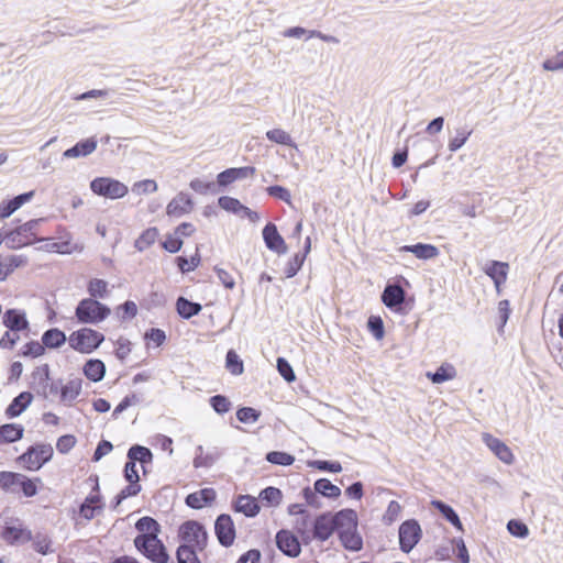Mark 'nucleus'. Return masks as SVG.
Here are the masks:
<instances>
[{"mask_svg":"<svg viewBox=\"0 0 563 563\" xmlns=\"http://www.w3.org/2000/svg\"><path fill=\"white\" fill-rule=\"evenodd\" d=\"M44 219H32L13 230L4 231L5 246L10 250H18L35 242L37 239L36 229Z\"/></svg>","mask_w":563,"mask_h":563,"instance_id":"obj_1","label":"nucleus"},{"mask_svg":"<svg viewBox=\"0 0 563 563\" xmlns=\"http://www.w3.org/2000/svg\"><path fill=\"white\" fill-rule=\"evenodd\" d=\"M111 313V309L97 299L84 298L76 309L75 317L79 323L98 324L104 321Z\"/></svg>","mask_w":563,"mask_h":563,"instance_id":"obj_2","label":"nucleus"},{"mask_svg":"<svg viewBox=\"0 0 563 563\" xmlns=\"http://www.w3.org/2000/svg\"><path fill=\"white\" fill-rule=\"evenodd\" d=\"M103 341V333L91 328L76 330L68 338L69 346L81 354L92 353Z\"/></svg>","mask_w":563,"mask_h":563,"instance_id":"obj_3","label":"nucleus"},{"mask_svg":"<svg viewBox=\"0 0 563 563\" xmlns=\"http://www.w3.org/2000/svg\"><path fill=\"white\" fill-rule=\"evenodd\" d=\"M54 450L48 443H36L19 456V462L29 471H38L53 457Z\"/></svg>","mask_w":563,"mask_h":563,"instance_id":"obj_4","label":"nucleus"},{"mask_svg":"<svg viewBox=\"0 0 563 563\" xmlns=\"http://www.w3.org/2000/svg\"><path fill=\"white\" fill-rule=\"evenodd\" d=\"M89 187L95 195L112 200L123 198L129 192L125 184L112 177H96Z\"/></svg>","mask_w":563,"mask_h":563,"instance_id":"obj_5","label":"nucleus"},{"mask_svg":"<svg viewBox=\"0 0 563 563\" xmlns=\"http://www.w3.org/2000/svg\"><path fill=\"white\" fill-rule=\"evenodd\" d=\"M179 537L185 544H190L202 551L208 543V533L205 526L196 520H187L179 527Z\"/></svg>","mask_w":563,"mask_h":563,"instance_id":"obj_6","label":"nucleus"},{"mask_svg":"<svg viewBox=\"0 0 563 563\" xmlns=\"http://www.w3.org/2000/svg\"><path fill=\"white\" fill-rule=\"evenodd\" d=\"M399 548L404 553H409L422 538V529L418 520L407 519L398 529Z\"/></svg>","mask_w":563,"mask_h":563,"instance_id":"obj_7","label":"nucleus"},{"mask_svg":"<svg viewBox=\"0 0 563 563\" xmlns=\"http://www.w3.org/2000/svg\"><path fill=\"white\" fill-rule=\"evenodd\" d=\"M214 533L222 547L229 548L234 543L236 532L230 515L221 514L217 517L214 521Z\"/></svg>","mask_w":563,"mask_h":563,"instance_id":"obj_8","label":"nucleus"},{"mask_svg":"<svg viewBox=\"0 0 563 563\" xmlns=\"http://www.w3.org/2000/svg\"><path fill=\"white\" fill-rule=\"evenodd\" d=\"M135 529L140 532L134 539V545L144 547L151 539L158 538L161 526L154 518L144 516L135 522Z\"/></svg>","mask_w":563,"mask_h":563,"instance_id":"obj_9","label":"nucleus"},{"mask_svg":"<svg viewBox=\"0 0 563 563\" xmlns=\"http://www.w3.org/2000/svg\"><path fill=\"white\" fill-rule=\"evenodd\" d=\"M275 542L277 549L289 558H297L301 553V544L290 530L282 529L277 531Z\"/></svg>","mask_w":563,"mask_h":563,"instance_id":"obj_10","label":"nucleus"},{"mask_svg":"<svg viewBox=\"0 0 563 563\" xmlns=\"http://www.w3.org/2000/svg\"><path fill=\"white\" fill-rule=\"evenodd\" d=\"M146 559L154 563H167L169 555L166 547L159 538L151 539L144 547L134 545Z\"/></svg>","mask_w":563,"mask_h":563,"instance_id":"obj_11","label":"nucleus"},{"mask_svg":"<svg viewBox=\"0 0 563 563\" xmlns=\"http://www.w3.org/2000/svg\"><path fill=\"white\" fill-rule=\"evenodd\" d=\"M263 240L266 247L275 252L278 255H283L287 253V245L285 243L284 238L279 234L278 229L275 223L268 222L263 231Z\"/></svg>","mask_w":563,"mask_h":563,"instance_id":"obj_12","label":"nucleus"},{"mask_svg":"<svg viewBox=\"0 0 563 563\" xmlns=\"http://www.w3.org/2000/svg\"><path fill=\"white\" fill-rule=\"evenodd\" d=\"M380 299L388 309L398 312L405 302L406 291L398 284H387Z\"/></svg>","mask_w":563,"mask_h":563,"instance_id":"obj_13","label":"nucleus"},{"mask_svg":"<svg viewBox=\"0 0 563 563\" xmlns=\"http://www.w3.org/2000/svg\"><path fill=\"white\" fill-rule=\"evenodd\" d=\"M2 323L11 332L18 333L30 329V322L26 312L22 309H7L2 317Z\"/></svg>","mask_w":563,"mask_h":563,"instance_id":"obj_14","label":"nucleus"},{"mask_svg":"<svg viewBox=\"0 0 563 563\" xmlns=\"http://www.w3.org/2000/svg\"><path fill=\"white\" fill-rule=\"evenodd\" d=\"M334 531L331 512H323L316 517L312 526V534L316 540L324 542Z\"/></svg>","mask_w":563,"mask_h":563,"instance_id":"obj_15","label":"nucleus"},{"mask_svg":"<svg viewBox=\"0 0 563 563\" xmlns=\"http://www.w3.org/2000/svg\"><path fill=\"white\" fill-rule=\"evenodd\" d=\"M255 172L256 168L253 166L227 168L218 174L217 183L219 187H227L234 183L235 180L243 179L246 178L247 176L253 175Z\"/></svg>","mask_w":563,"mask_h":563,"instance_id":"obj_16","label":"nucleus"},{"mask_svg":"<svg viewBox=\"0 0 563 563\" xmlns=\"http://www.w3.org/2000/svg\"><path fill=\"white\" fill-rule=\"evenodd\" d=\"M194 208V201L189 195L179 192L167 205L166 212L169 217L179 218L189 213Z\"/></svg>","mask_w":563,"mask_h":563,"instance_id":"obj_17","label":"nucleus"},{"mask_svg":"<svg viewBox=\"0 0 563 563\" xmlns=\"http://www.w3.org/2000/svg\"><path fill=\"white\" fill-rule=\"evenodd\" d=\"M217 497L213 488H202L200 490L188 494L185 498V504L191 509H201L207 505H211Z\"/></svg>","mask_w":563,"mask_h":563,"instance_id":"obj_18","label":"nucleus"},{"mask_svg":"<svg viewBox=\"0 0 563 563\" xmlns=\"http://www.w3.org/2000/svg\"><path fill=\"white\" fill-rule=\"evenodd\" d=\"M232 509L241 512L247 518H254L258 515L261 507L255 497L251 495H239L232 503Z\"/></svg>","mask_w":563,"mask_h":563,"instance_id":"obj_19","label":"nucleus"},{"mask_svg":"<svg viewBox=\"0 0 563 563\" xmlns=\"http://www.w3.org/2000/svg\"><path fill=\"white\" fill-rule=\"evenodd\" d=\"M331 518L338 533L345 529H357V514L354 509H341L334 515L331 514Z\"/></svg>","mask_w":563,"mask_h":563,"instance_id":"obj_20","label":"nucleus"},{"mask_svg":"<svg viewBox=\"0 0 563 563\" xmlns=\"http://www.w3.org/2000/svg\"><path fill=\"white\" fill-rule=\"evenodd\" d=\"M483 440L500 461L506 464L512 463L514 454L503 441L488 433L483 434Z\"/></svg>","mask_w":563,"mask_h":563,"instance_id":"obj_21","label":"nucleus"},{"mask_svg":"<svg viewBox=\"0 0 563 563\" xmlns=\"http://www.w3.org/2000/svg\"><path fill=\"white\" fill-rule=\"evenodd\" d=\"M34 197V191L20 194L0 203V219H7Z\"/></svg>","mask_w":563,"mask_h":563,"instance_id":"obj_22","label":"nucleus"},{"mask_svg":"<svg viewBox=\"0 0 563 563\" xmlns=\"http://www.w3.org/2000/svg\"><path fill=\"white\" fill-rule=\"evenodd\" d=\"M103 507L101 494H89L79 506V515L86 520H92Z\"/></svg>","mask_w":563,"mask_h":563,"instance_id":"obj_23","label":"nucleus"},{"mask_svg":"<svg viewBox=\"0 0 563 563\" xmlns=\"http://www.w3.org/2000/svg\"><path fill=\"white\" fill-rule=\"evenodd\" d=\"M399 252L412 253L417 258L423 261L435 258L440 254L439 249L437 246L427 243L402 245L399 249Z\"/></svg>","mask_w":563,"mask_h":563,"instance_id":"obj_24","label":"nucleus"},{"mask_svg":"<svg viewBox=\"0 0 563 563\" xmlns=\"http://www.w3.org/2000/svg\"><path fill=\"white\" fill-rule=\"evenodd\" d=\"M2 539L8 544H16L19 542H29L33 539L31 530L22 527L5 526L1 532Z\"/></svg>","mask_w":563,"mask_h":563,"instance_id":"obj_25","label":"nucleus"},{"mask_svg":"<svg viewBox=\"0 0 563 563\" xmlns=\"http://www.w3.org/2000/svg\"><path fill=\"white\" fill-rule=\"evenodd\" d=\"M33 395L30 391H22L12 399L5 409V416L10 419L16 418L31 405Z\"/></svg>","mask_w":563,"mask_h":563,"instance_id":"obj_26","label":"nucleus"},{"mask_svg":"<svg viewBox=\"0 0 563 563\" xmlns=\"http://www.w3.org/2000/svg\"><path fill=\"white\" fill-rule=\"evenodd\" d=\"M97 148V140L88 137L77 142L74 146L69 147L63 153L66 158L86 157Z\"/></svg>","mask_w":563,"mask_h":563,"instance_id":"obj_27","label":"nucleus"},{"mask_svg":"<svg viewBox=\"0 0 563 563\" xmlns=\"http://www.w3.org/2000/svg\"><path fill=\"white\" fill-rule=\"evenodd\" d=\"M106 364L99 358L88 360L82 367L84 375L93 383L101 382L106 376Z\"/></svg>","mask_w":563,"mask_h":563,"instance_id":"obj_28","label":"nucleus"},{"mask_svg":"<svg viewBox=\"0 0 563 563\" xmlns=\"http://www.w3.org/2000/svg\"><path fill=\"white\" fill-rule=\"evenodd\" d=\"M201 310L202 306L199 302L191 301L186 297L179 296L176 300V311L185 320L198 316Z\"/></svg>","mask_w":563,"mask_h":563,"instance_id":"obj_29","label":"nucleus"},{"mask_svg":"<svg viewBox=\"0 0 563 563\" xmlns=\"http://www.w3.org/2000/svg\"><path fill=\"white\" fill-rule=\"evenodd\" d=\"M24 428L19 423H4L0 426V444L14 443L23 438Z\"/></svg>","mask_w":563,"mask_h":563,"instance_id":"obj_30","label":"nucleus"},{"mask_svg":"<svg viewBox=\"0 0 563 563\" xmlns=\"http://www.w3.org/2000/svg\"><path fill=\"white\" fill-rule=\"evenodd\" d=\"M431 505L437 509L442 517L449 521L453 527H455L457 530L463 531V525L460 520V517L457 512L451 507L449 504L434 499L431 501Z\"/></svg>","mask_w":563,"mask_h":563,"instance_id":"obj_31","label":"nucleus"},{"mask_svg":"<svg viewBox=\"0 0 563 563\" xmlns=\"http://www.w3.org/2000/svg\"><path fill=\"white\" fill-rule=\"evenodd\" d=\"M508 264L499 261H492L485 268V273L489 276L495 286L499 287L507 279Z\"/></svg>","mask_w":563,"mask_h":563,"instance_id":"obj_32","label":"nucleus"},{"mask_svg":"<svg viewBox=\"0 0 563 563\" xmlns=\"http://www.w3.org/2000/svg\"><path fill=\"white\" fill-rule=\"evenodd\" d=\"M67 341L64 331L58 328H51L42 334V344L44 349H59Z\"/></svg>","mask_w":563,"mask_h":563,"instance_id":"obj_33","label":"nucleus"},{"mask_svg":"<svg viewBox=\"0 0 563 563\" xmlns=\"http://www.w3.org/2000/svg\"><path fill=\"white\" fill-rule=\"evenodd\" d=\"M338 534L342 545L346 550L356 552L362 549L363 540L356 529L341 530Z\"/></svg>","mask_w":563,"mask_h":563,"instance_id":"obj_34","label":"nucleus"},{"mask_svg":"<svg viewBox=\"0 0 563 563\" xmlns=\"http://www.w3.org/2000/svg\"><path fill=\"white\" fill-rule=\"evenodd\" d=\"M126 459L133 461L134 463L139 462L141 466H144V464H152L153 453L148 448L144 445L133 444L128 450Z\"/></svg>","mask_w":563,"mask_h":563,"instance_id":"obj_35","label":"nucleus"},{"mask_svg":"<svg viewBox=\"0 0 563 563\" xmlns=\"http://www.w3.org/2000/svg\"><path fill=\"white\" fill-rule=\"evenodd\" d=\"M34 377L38 375V385L45 390L47 387H49L51 394H57L58 390L60 391L62 379H58L56 382H52L48 384L49 380V366L47 364L42 365L41 367H37L36 371L33 373Z\"/></svg>","mask_w":563,"mask_h":563,"instance_id":"obj_36","label":"nucleus"},{"mask_svg":"<svg viewBox=\"0 0 563 563\" xmlns=\"http://www.w3.org/2000/svg\"><path fill=\"white\" fill-rule=\"evenodd\" d=\"M82 379L75 378L70 379L67 384L60 387V401H73L81 393Z\"/></svg>","mask_w":563,"mask_h":563,"instance_id":"obj_37","label":"nucleus"},{"mask_svg":"<svg viewBox=\"0 0 563 563\" xmlns=\"http://www.w3.org/2000/svg\"><path fill=\"white\" fill-rule=\"evenodd\" d=\"M316 492L319 495L330 498L336 499L341 496V489L336 485L332 484V482L328 478H319L314 482Z\"/></svg>","mask_w":563,"mask_h":563,"instance_id":"obj_38","label":"nucleus"},{"mask_svg":"<svg viewBox=\"0 0 563 563\" xmlns=\"http://www.w3.org/2000/svg\"><path fill=\"white\" fill-rule=\"evenodd\" d=\"M455 375H456V371L452 365L443 364L440 367H438L434 372H429L427 374V377L433 384H442L444 382L453 379L455 377Z\"/></svg>","mask_w":563,"mask_h":563,"instance_id":"obj_39","label":"nucleus"},{"mask_svg":"<svg viewBox=\"0 0 563 563\" xmlns=\"http://www.w3.org/2000/svg\"><path fill=\"white\" fill-rule=\"evenodd\" d=\"M175 262L183 274L195 271L201 263L199 249H196L195 254H192L189 260L185 256H177Z\"/></svg>","mask_w":563,"mask_h":563,"instance_id":"obj_40","label":"nucleus"},{"mask_svg":"<svg viewBox=\"0 0 563 563\" xmlns=\"http://www.w3.org/2000/svg\"><path fill=\"white\" fill-rule=\"evenodd\" d=\"M472 130L467 126H461L455 129V135L449 140L448 147L450 152L459 151L468 140L472 134Z\"/></svg>","mask_w":563,"mask_h":563,"instance_id":"obj_41","label":"nucleus"},{"mask_svg":"<svg viewBox=\"0 0 563 563\" xmlns=\"http://www.w3.org/2000/svg\"><path fill=\"white\" fill-rule=\"evenodd\" d=\"M258 497L266 506L276 507L282 503L283 493L277 487L268 486L261 490Z\"/></svg>","mask_w":563,"mask_h":563,"instance_id":"obj_42","label":"nucleus"},{"mask_svg":"<svg viewBox=\"0 0 563 563\" xmlns=\"http://www.w3.org/2000/svg\"><path fill=\"white\" fill-rule=\"evenodd\" d=\"M157 236V228H148L144 230L141 233V235L135 240L134 246L137 251L143 252L144 250H146L147 247L155 243Z\"/></svg>","mask_w":563,"mask_h":563,"instance_id":"obj_43","label":"nucleus"},{"mask_svg":"<svg viewBox=\"0 0 563 563\" xmlns=\"http://www.w3.org/2000/svg\"><path fill=\"white\" fill-rule=\"evenodd\" d=\"M87 290L88 294L90 295L89 298L92 299H104L109 295L108 283L104 279L100 278H92L88 284Z\"/></svg>","mask_w":563,"mask_h":563,"instance_id":"obj_44","label":"nucleus"},{"mask_svg":"<svg viewBox=\"0 0 563 563\" xmlns=\"http://www.w3.org/2000/svg\"><path fill=\"white\" fill-rule=\"evenodd\" d=\"M22 474L14 472H0V487L5 492H16Z\"/></svg>","mask_w":563,"mask_h":563,"instance_id":"obj_45","label":"nucleus"},{"mask_svg":"<svg viewBox=\"0 0 563 563\" xmlns=\"http://www.w3.org/2000/svg\"><path fill=\"white\" fill-rule=\"evenodd\" d=\"M178 563H201L197 556L196 548L190 544H180L176 551Z\"/></svg>","mask_w":563,"mask_h":563,"instance_id":"obj_46","label":"nucleus"},{"mask_svg":"<svg viewBox=\"0 0 563 563\" xmlns=\"http://www.w3.org/2000/svg\"><path fill=\"white\" fill-rule=\"evenodd\" d=\"M225 367L233 375H241L243 373V361L234 350H229L227 352Z\"/></svg>","mask_w":563,"mask_h":563,"instance_id":"obj_47","label":"nucleus"},{"mask_svg":"<svg viewBox=\"0 0 563 563\" xmlns=\"http://www.w3.org/2000/svg\"><path fill=\"white\" fill-rule=\"evenodd\" d=\"M220 456L221 453L218 449H213L212 451L205 453L202 456H195L192 465L195 468H209L220 459Z\"/></svg>","mask_w":563,"mask_h":563,"instance_id":"obj_48","label":"nucleus"},{"mask_svg":"<svg viewBox=\"0 0 563 563\" xmlns=\"http://www.w3.org/2000/svg\"><path fill=\"white\" fill-rule=\"evenodd\" d=\"M265 459L271 464L280 466H290L295 462L294 455L283 451H271Z\"/></svg>","mask_w":563,"mask_h":563,"instance_id":"obj_49","label":"nucleus"},{"mask_svg":"<svg viewBox=\"0 0 563 563\" xmlns=\"http://www.w3.org/2000/svg\"><path fill=\"white\" fill-rule=\"evenodd\" d=\"M189 187L200 195H208V194H217L218 192V183L214 181H205L200 178H195L190 181Z\"/></svg>","mask_w":563,"mask_h":563,"instance_id":"obj_50","label":"nucleus"},{"mask_svg":"<svg viewBox=\"0 0 563 563\" xmlns=\"http://www.w3.org/2000/svg\"><path fill=\"white\" fill-rule=\"evenodd\" d=\"M261 411L253 407H240L236 410V419L241 423L252 424L258 421L261 418Z\"/></svg>","mask_w":563,"mask_h":563,"instance_id":"obj_51","label":"nucleus"},{"mask_svg":"<svg viewBox=\"0 0 563 563\" xmlns=\"http://www.w3.org/2000/svg\"><path fill=\"white\" fill-rule=\"evenodd\" d=\"M31 541H33V547L36 552H38L43 555H46L49 552H52V550H51L52 540L46 533L36 532L33 536V539Z\"/></svg>","mask_w":563,"mask_h":563,"instance_id":"obj_52","label":"nucleus"},{"mask_svg":"<svg viewBox=\"0 0 563 563\" xmlns=\"http://www.w3.org/2000/svg\"><path fill=\"white\" fill-rule=\"evenodd\" d=\"M209 404L218 415H224L229 412L232 407V404L229 400V398L220 394L211 396L209 399Z\"/></svg>","mask_w":563,"mask_h":563,"instance_id":"obj_53","label":"nucleus"},{"mask_svg":"<svg viewBox=\"0 0 563 563\" xmlns=\"http://www.w3.org/2000/svg\"><path fill=\"white\" fill-rule=\"evenodd\" d=\"M266 137L274 143L286 145V146H296L291 136L282 129H273L266 132Z\"/></svg>","mask_w":563,"mask_h":563,"instance_id":"obj_54","label":"nucleus"},{"mask_svg":"<svg viewBox=\"0 0 563 563\" xmlns=\"http://www.w3.org/2000/svg\"><path fill=\"white\" fill-rule=\"evenodd\" d=\"M218 205L223 210L231 212L233 214H241V210L243 209V205L236 198L230 196H221L218 199Z\"/></svg>","mask_w":563,"mask_h":563,"instance_id":"obj_55","label":"nucleus"},{"mask_svg":"<svg viewBox=\"0 0 563 563\" xmlns=\"http://www.w3.org/2000/svg\"><path fill=\"white\" fill-rule=\"evenodd\" d=\"M303 263H305V254L296 253L286 264V267L284 271L286 278L295 277L298 274V272L301 269Z\"/></svg>","mask_w":563,"mask_h":563,"instance_id":"obj_56","label":"nucleus"},{"mask_svg":"<svg viewBox=\"0 0 563 563\" xmlns=\"http://www.w3.org/2000/svg\"><path fill=\"white\" fill-rule=\"evenodd\" d=\"M41 483L40 478H29L22 474L18 487L25 497H33L37 494V484Z\"/></svg>","mask_w":563,"mask_h":563,"instance_id":"obj_57","label":"nucleus"},{"mask_svg":"<svg viewBox=\"0 0 563 563\" xmlns=\"http://www.w3.org/2000/svg\"><path fill=\"white\" fill-rule=\"evenodd\" d=\"M507 530L516 538L525 539L529 536L528 526L518 519H510L507 523Z\"/></svg>","mask_w":563,"mask_h":563,"instance_id":"obj_58","label":"nucleus"},{"mask_svg":"<svg viewBox=\"0 0 563 563\" xmlns=\"http://www.w3.org/2000/svg\"><path fill=\"white\" fill-rule=\"evenodd\" d=\"M310 465L321 472L340 473L342 471V465L338 461L314 460Z\"/></svg>","mask_w":563,"mask_h":563,"instance_id":"obj_59","label":"nucleus"},{"mask_svg":"<svg viewBox=\"0 0 563 563\" xmlns=\"http://www.w3.org/2000/svg\"><path fill=\"white\" fill-rule=\"evenodd\" d=\"M277 371L280 376L287 382L292 383L296 379L292 366L285 357H278L276 364Z\"/></svg>","mask_w":563,"mask_h":563,"instance_id":"obj_60","label":"nucleus"},{"mask_svg":"<svg viewBox=\"0 0 563 563\" xmlns=\"http://www.w3.org/2000/svg\"><path fill=\"white\" fill-rule=\"evenodd\" d=\"M117 310L122 321L131 320L137 314V306L132 300L124 301Z\"/></svg>","mask_w":563,"mask_h":563,"instance_id":"obj_61","label":"nucleus"},{"mask_svg":"<svg viewBox=\"0 0 563 563\" xmlns=\"http://www.w3.org/2000/svg\"><path fill=\"white\" fill-rule=\"evenodd\" d=\"M367 328L376 340L383 339L385 330L384 322L379 316H371L367 319Z\"/></svg>","mask_w":563,"mask_h":563,"instance_id":"obj_62","label":"nucleus"},{"mask_svg":"<svg viewBox=\"0 0 563 563\" xmlns=\"http://www.w3.org/2000/svg\"><path fill=\"white\" fill-rule=\"evenodd\" d=\"M44 353L45 349L43 344L37 341L27 342L21 351V355L24 357H38L42 356Z\"/></svg>","mask_w":563,"mask_h":563,"instance_id":"obj_63","label":"nucleus"},{"mask_svg":"<svg viewBox=\"0 0 563 563\" xmlns=\"http://www.w3.org/2000/svg\"><path fill=\"white\" fill-rule=\"evenodd\" d=\"M542 67L548 71L563 70V51L550 58H547L543 62Z\"/></svg>","mask_w":563,"mask_h":563,"instance_id":"obj_64","label":"nucleus"}]
</instances>
